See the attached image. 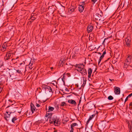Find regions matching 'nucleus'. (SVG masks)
<instances>
[{
	"label": "nucleus",
	"mask_w": 132,
	"mask_h": 132,
	"mask_svg": "<svg viewBox=\"0 0 132 132\" xmlns=\"http://www.w3.org/2000/svg\"><path fill=\"white\" fill-rule=\"evenodd\" d=\"M42 87L43 90H45V92H47L49 91L50 92H52L51 88L50 86H47L43 84L42 85Z\"/></svg>",
	"instance_id": "nucleus-1"
},
{
	"label": "nucleus",
	"mask_w": 132,
	"mask_h": 132,
	"mask_svg": "<svg viewBox=\"0 0 132 132\" xmlns=\"http://www.w3.org/2000/svg\"><path fill=\"white\" fill-rule=\"evenodd\" d=\"M12 53L10 52H7L4 57L5 60L6 61L8 60L12 57Z\"/></svg>",
	"instance_id": "nucleus-2"
},
{
	"label": "nucleus",
	"mask_w": 132,
	"mask_h": 132,
	"mask_svg": "<svg viewBox=\"0 0 132 132\" xmlns=\"http://www.w3.org/2000/svg\"><path fill=\"white\" fill-rule=\"evenodd\" d=\"M76 8V6L75 5L73 6L71 5L70 8L69 9L68 13L69 14H71L73 12L75 11Z\"/></svg>",
	"instance_id": "nucleus-3"
},
{
	"label": "nucleus",
	"mask_w": 132,
	"mask_h": 132,
	"mask_svg": "<svg viewBox=\"0 0 132 132\" xmlns=\"http://www.w3.org/2000/svg\"><path fill=\"white\" fill-rule=\"evenodd\" d=\"M76 70L82 74L84 75L87 74V72L86 69L84 68V67L80 69H76Z\"/></svg>",
	"instance_id": "nucleus-4"
},
{
	"label": "nucleus",
	"mask_w": 132,
	"mask_h": 132,
	"mask_svg": "<svg viewBox=\"0 0 132 132\" xmlns=\"http://www.w3.org/2000/svg\"><path fill=\"white\" fill-rule=\"evenodd\" d=\"M57 117L55 116L53 117L51 116L50 119V124H52L54 123V122L57 120Z\"/></svg>",
	"instance_id": "nucleus-5"
},
{
	"label": "nucleus",
	"mask_w": 132,
	"mask_h": 132,
	"mask_svg": "<svg viewBox=\"0 0 132 132\" xmlns=\"http://www.w3.org/2000/svg\"><path fill=\"white\" fill-rule=\"evenodd\" d=\"M7 47V46L6 43H4L2 45V46L1 48V50L3 52L5 51Z\"/></svg>",
	"instance_id": "nucleus-6"
},
{
	"label": "nucleus",
	"mask_w": 132,
	"mask_h": 132,
	"mask_svg": "<svg viewBox=\"0 0 132 132\" xmlns=\"http://www.w3.org/2000/svg\"><path fill=\"white\" fill-rule=\"evenodd\" d=\"M30 106L31 110L32 113H33L34 111H36V110H37L36 109V108L34 105L32 103L31 104Z\"/></svg>",
	"instance_id": "nucleus-7"
},
{
	"label": "nucleus",
	"mask_w": 132,
	"mask_h": 132,
	"mask_svg": "<svg viewBox=\"0 0 132 132\" xmlns=\"http://www.w3.org/2000/svg\"><path fill=\"white\" fill-rule=\"evenodd\" d=\"M52 113H46L45 116V119L46 121H47L49 118L52 115Z\"/></svg>",
	"instance_id": "nucleus-8"
},
{
	"label": "nucleus",
	"mask_w": 132,
	"mask_h": 132,
	"mask_svg": "<svg viewBox=\"0 0 132 132\" xmlns=\"http://www.w3.org/2000/svg\"><path fill=\"white\" fill-rule=\"evenodd\" d=\"M131 62V61L129 60L126 59L124 63V66L125 67L127 68L128 65H129Z\"/></svg>",
	"instance_id": "nucleus-9"
},
{
	"label": "nucleus",
	"mask_w": 132,
	"mask_h": 132,
	"mask_svg": "<svg viewBox=\"0 0 132 132\" xmlns=\"http://www.w3.org/2000/svg\"><path fill=\"white\" fill-rule=\"evenodd\" d=\"M114 92L116 94H119L120 93V88L118 87H116L114 89Z\"/></svg>",
	"instance_id": "nucleus-10"
},
{
	"label": "nucleus",
	"mask_w": 132,
	"mask_h": 132,
	"mask_svg": "<svg viewBox=\"0 0 132 132\" xmlns=\"http://www.w3.org/2000/svg\"><path fill=\"white\" fill-rule=\"evenodd\" d=\"M16 108H11L10 109L7 110V111H9V113L11 114L12 113H13L16 112L15 109Z\"/></svg>",
	"instance_id": "nucleus-11"
},
{
	"label": "nucleus",
	"mask_w": 132,
	"mask_h": 132,
	"mask_svg": "<svg viewBox=\"0 0 132 132\" xmlns=\"http://www.w3.org/2000/svg\"><path fill=\"white\" fill-rule=\"evenodd\" d=\"M6 112L7 115L6 114H4V118L6 121H8V120L7 119V118L10 117L11 114L9 113L8 111H6Z\"/></svg>",
	"instance_id": "nucleus-12"
},
{
	"label": "nucleus",
	"mask_w": 132,
	"mask_h": 132,
	"mask_svg": "<svg viewBox=\"0 0 132 132\" xmlns=\"http://www.w3.org/2000/svg\"><path fill=\"white\" fill-rule=\"evenodd\" d=\"M106 54V50H105L103 52L102 55L100 57V59H99L98 63L99 64L100 63V62L101 61L102 59L104 57V55Z\"/></svg>",
	"instance_id": "nucleus-13"
},
{
	"label": "nucleus",
	"mask_w": 132,
	"mask_h": 132,
	"mask_svg": "<svg viewBox=\"0 0 132 132\" xmlns=\"http://www.w3.org/2000/svg\"><path fill=\"white\" fill-rule=\"evenodd\" d=\"M125 41L126 45L129 46H130V39L128 38H126L125 39Z\"/></svg>",
	"instance_id": "nucleus-14"
},
{
	"label": "nucleus",
	"mask_w": 132,
	"mask_h": 132,
	"mask_svg": "<svg viewBox=\"0 0 132 132\" xmlns=\"http://www.w3.org/2000/svg\"><path fill=\"white\" fill-rule=\"evenodd\" d=\"M93 29V27L92 26H89L87 28V31L88 32H90L92 31Z\"/></svg>",
	"instance_id": "nucleus-15"
},
{
	"label": "nucleus",
	"mask_w": 132,
	"mask_h": 132,
	"mask_svg": "<svg viewBox=\"0 0 132 132\" xmlns=\"http://www.w3.org/2000/svg\"><path fill=\"white\" fill-rule=\"evenodd\" d=\"M92 71V70L91 68H89L88 69V78H90Z\"/></svg>",
	"instance_id": "nucleus-16"
},
{
	"label": "nucleus",
	"mask_w": 132,
	"mask_h": 132,
	"mask_svg": "<svg viewBox=\"0 0 132 132\" xmlns=\"http://www.w3.org/2000/svg\"><path fill=\"white\" fill-rule=\"evenodd\" d=\"M60 121L59 120V118H57V120L54 122V124L55 126H59L60 123Z\"/></svg>",
	"instance_id": "nucleus-17"
},
{
	"label": "nucleus",
	"mask_w": 132,
	"mask_h": 132,
	"mask_svg": "<svg viewBox=\"0 0 132 132\" xmlns=\"http://www.w3.org/2000/svg\"><path fill=\"white\" fill-rule=\"evenodd\" d=\"M68 102L71 104L76 105V103L75 101L72 99L69 100L68 101Z\"/></svg>",
	"instance_id": "nucleus-18"
},
{
	"label": "nucleus",
	"mask_w": 132,
	"mask_h": 132,
	"mask_svg": "<svg viewBox=\"0 0 132 132\" xmlns=\"http://www.w3.org/2000/svg\"><path fill=\"white\" fill-rule=\"evenodd\" d=\"M95 116V114H93L91 116H90L89 119L87 120L86 122V124L87 125L88 123H89V121L91 120Z\"/></svg>",
	"instance_id": "nucleus-19"
},
{
	"label": "nucleus",
	"mask_w": 132,
	"mask_h": 132,
	"mask_svg": "<svg viewBox=\"0 0 132 132\" xmlns=\"http://www.w3.org/2000/svg\"><path fill=\"white\" fill-rule=\"evenodd\" d=\"M102 16L101 15H99L98 14L97 15H96L95 16V19L97 20H100L101 19V17Z\"/></svg>",
	"instance_id": "nucleus-20"
},
{
	"label": "nucleus",
	"mask_w": 132,
	"mask_h": 132,
	"mask_svg": "<svg viewBox=\"0 0 132 132\" xmlns=\"http://www.w3.org/2000/svg\"><path fill=\"white\" fill-rule=\"evenodd\" d=\"M84 7H83L82 6L79 5V10L80 12H82L84 10Z\"/></svg>",
	"instance_id": "nucleus-21"
},
{
	"label": "nucleus",
	"mask_w": 132,
	"mask_h": 132,
	"mask_svg": "<svg viewBox=\"0 0 132 132\" xmlns=\"http://www.w3.org/2000/svg\"><path fill=\"white\" fill-rule=\"evenodd\" d=\"M94 105L93 104H90L88 105V109L89 110L92 109L94 107Z\"/></svg>",
	"instance_id": "nucleus-22"
},
{
	"label": "nucleus",
	"mask_w": 132,
	"mask_h": 132,
	"mask_svg": "<svg viewBox=\"0 0 132 132\" xmlns=\"http://www.w3.org/2000/svg\"><path fill=\"white\" fill-rule=\"evenodd\" d=\"M54 110V108L53 107L51 106H49L48 107V111L46 113H48L50 111H52Z\"/></svg>",
	"instance_id": "nucleus-23"
},
{
	"label": "nucleus",
	"mask_w": 132,
	"mask_h": 132,
	"mask_svg": "<svg viewBox=\"0 0 132 132\" xmlns=\"http://www.w3.org/2000/svg\"><path fill=\"white\" fill-rule=\"evenodd\" d=\"M65 62V61L63 60L62 61H61V60L59 62V65L60 67H62L63 66V64Z\"/></svg>",
	"instance_id": "nucleus-24"
},
{
	"label": "nucleus",
	"mask_w": 132,
	"mask_h": 132,
	"mask_svg": "<svg viewBox=\"0 0 132 132\" xmlns=\"http://www.w3.org/2000/svg\"><path fill=\"white\" fill-rule=\"evenodd\" d=\"M9 70L10 71H16V72L18 73H20L21 72V71L20 70H16L15 69H9Z\"/></svg>",
	"instance_id": "nucleus-25"
},
{
	"label": "nucleus",
	"mask_w": 132,
	"mask_h": 132,
	"mask_svg": "<svg viewBox=\"0 0 132 132\" xmlns=\"http://www.w3.org/2000/svg\"><path fill=\"white\" fill-rule=\"evenodd\" d=\"M33 61H30V63H29V68H30V69H31L32 68V65L33 64Z\"/></svg>",
	"instance_id": "nucleus-26"
},
{
	"label": "nucleus",
	"mask_w": 132,
	"mask_h": 132,
	"mask_svg": "<svg viewBox=\"0 0 132 132\" xmlns=\"http://www.w3.org/2000/svg\"><path fill=\"white\" fill-rule=\"evenodd\" d=\"M17 119L16 117H14L12 119V121L14 123H15V121L17 120Z\"/></svg>",
	"instance_id": "nucleus-27"
},
{
	"label": "nucleus",
	"mask_w": 132,
	"mask_h": 132,
	"mask_svg": "<svg viewBox=\"0 0 132 132\" xmlns=\"http://www.w3.org/2000/svg\"><path fill=\"white\" fill-rule=\"evenodd\" d=\"M82 65L83 66V67H84V65L83 64H78V69H80L81 68V66Z\"/></svg>",
	"instance_id": "nucleus-28"
},
{
	"label": "nucleus",
	"mask_w": 132,
	"mask_h": 132,
	"mask_svg": "<svg viewBox=\"0 0 132 132\" xmlns=\"http://www.w3.org/2000/svg\"><path fill=\"white\" fill-rule=\"evenodd\" d=\"M128 125L129 128V132H130L131 129H132V127L131 125H130L129 123H128Z\"/></svg>",
	"instance_id": "nucleus-29"
},
{
	"label": "nucleus",
	"mask_w": 132,
	"mask_h": 132,
	"mask_svg": "<svg viewBox=\"0 0 132 132\" xmlns=\"http://www.w3.org/2000/svg\"><path fill=\"white\" fill-rule=\"evenodd\" d=\"M85 3L84 2H82L80 3L79 5L82 6L83 7H84Z\"/></svg>",
	"instance_id": "nucleus-30"
},
{
	"label": "nucleus",
	"mask_w": 132,
	"mask_h": 132,
	"mask_svg": "<svg viewBox=\"0 0 132 132\" xmlns=\"http://www.w3.org/2000/svg\"><path fill=\"white\" fill-rule=\"evenodd\" d=\"M37 122L38 123H42L45 122L44 120H38L37 121Z\"/></svg>",
	"instance_id": "nucleus-31"
},
{
	"label": "nucleus",
	"mask_w": 132,
	"mask_h": 132,
	"mask_svg": "<svg viewBox=\"0 0 132 132\" xmlns=\"http://www.w3.org/2000/svg\"><path fill=\"white\" fill-rule=\"evenodd\" d=\"M113 98V97L111 95L109 96L108 97V99L109 100H112Z\"/></svg>",
	"instance_id": "nucleus-32"
},
{
	"label": "nucleus",
	"mask_w": 132,
	"mask_h": 132,
	"mask_svg": "<svg viewBox=\"0 0 132 132\" xmlns=\"http://www.w3.org/2000/svg\"><path fill=\"white\" fill-rule=\"evenodd\" d=\"M66 104L65 103V102H62L61 103V105H60L61 106H66Z\"/></svg>",
	"instance_id": "nucleus-33"
},
{
	"label": "nucleus",
	"mask_w": 132,
	"mask_h": 132,
	"mask_svg": "<svg viewBox=\"0 0 132 132\" xmlns=\"http://www.w3.org/2000/svg\"><path fill=\"white\" fill-rule=\"evenodd\" d=\"M78 124L76 123H72V124L71 125V126H72L73 127H74V126H78Z\"/></svg>",
	"instance_id": "nucleus-34"
},
{
	"label": "nucleus",
	"mask_w": 132,
	"mask_h": 132,
	"mask_svg": "<svg viewBox=\"0 0 132 132\" xmlns=\"http://www.w3.org/2000/svg\"><path fill=\"white\" fill-rule=\"evenodd\" d=\"M11 61L14 64H15L16 62V59H12Z\"/></svg>",
	"instance_id": "nucleus-35"
},
{
	"label": "nucleus",
	"mask_w": 132,
	"mask_h": 132,
	"mask_svg": "<svg viewBox=\"0 0 132 132\" xmlns=\"http://www.w3.org/2000/svg\"><path fill=\"white\" fill-rule=\"evenodd\" d=\"M131 55H129L127 57V59L131 61Z\"/></svg>",
	"instance_id": "nucleus-36"
},
{
	"label": "nucleus",
	"mask_w": 132,
	"mask_h": 132,
	"mask_svg": "<svg viewBox=\"0 0 132 132\" xmlns=\"http://www.w3.org/2000/svg\"><path fill=\"white\" fill-rule=\"evenodd\" d=\"M36 19V18L35 17L33 16H31V17L30 18V19H31L33 21L35 20Z\"/></svg>",
	"instance_id": "nucleus-37"
},
{
	"label": "nucleus",
	"mask_w": 132,
	"mask_h": 132,
	"mask_svg": "<svg viewBox=\"0 0 132 132\" xmlns=\"http://www.w3.org/2000/svg\"><path fill=\"white\" fill-rule=\"evenodd\" d=\"M10 72H9L10 73H11V74H13L14 73V72H15V71H10Z\"/></svg>",
	"instance_id": "nucleus-38"
},
{
	"label": "nucleus",
	"mask_w": 132,
	"mask_h": 132,
	"mask_svg": "<svg viewBox=\"0 0 132 132\" xmlns=\"http://www.w3.org/2000/svg\"><path fill=\"white\" fill-rule=\"evenodd\" d=\"M97 0H91V1L93 2L94 3L97 1Z\"/></svg>",
	"instance_id": "nucleus-39"
},
{
	"label": "nucleus",
	"mask_w": 132,
	"mask_h": 132,
	"mask_svg": "<svg viewBox=\"0 0 132 132\" xmlns=\"http://www.w3.org/2000/svg\"><path fill=\"white\" fill-rule=\"evenodd\" d=\"M128 98H129V97H128V96L126 97V98L125 99V102L127 101Z\"/></svg>",
	"instance_id": "nucleus-40"
},
{
	"label": "nucleus",
	"mask_w": 132,
	"mask_h": 132,
	"mask_svg": "<svg viewBox=\"0 0 132 132\" xmlns=\"http://www.w3.org/2000/svg\"><path fill=\"white\" fill-rule=\"evenodd\" d=\"M62 80L63 81V82L64 83V77H63L62 78Z\"/></svg>",
	"instance_id": "nucleus-41"
},
{
	"label": "nucleus",
	"mask_w": 132,
	"mask_h": 132,
	"mask_svg": "<svg viewBox=\"0 0 132 132\" xmlns=\"http://www.w3.org/2000/svg\"><path fill=\"white\" fill-rule=\"evenodd\" d=\"M3 90V88L2 87L0 88V94L1 93Z\"/></svg>",
	"instance_id": "nucleus-42"
},
{
	"label": "nucleus",
	"mask_w": 132,
	"mask_h": 132,
	"mask_svg": "<svg viewBox=\"0 0 132 132\" xmlns=\"http://www.w3.org/2000/svg\"><path fill=\"white\" fill-rule=\"evenodd\" d=\"M33 21V20L30 19V20L29 21V22H30V23H31Z\"/></svg>",
	"instance_id": "nucleus-43"
},
{
	"label": "nucleus",
	"mask_w": 132,
	"mask_h": 132,
	"mask_svg": "<svg viewBox=\"0 0 132 132\" xmlns=\"http://www.w3.org/2000/svg\"><path fill=\"white\" fill-rule=\"evenodd\" d=\"M36 106L37 107H39L40 106V105L38 104H36Z\"/></svg>",
	"instance_id": "nucleus-44"
},
{
	"label": "nucleus",
	"mask_w": 132,
	"mask_h": 132,
	"mask_svg": "<svg viewBox=\"0 0 132 132\" xmlns=\"http://www.w3.org/2000/svg\"><path fill=\"white\" fill-rule=\"evenodd\" d=\"M65 90L66 91H68V92H69V90L67 88H65Z\"/></svg>",
	"instance_id": "nucleus-45"
},
{
	"label": "nucleus",
	"mask_w": 132,
	"mask_h": 132,
	"mask_svg": "<svg viewBox=\"0 0 132 132\" xmlns=\"http://www.w3.org/2000/svg\"><path fill=\"white\" fill-rule=\"evenodd\" d=\"M95 53H97L99 54H100V55H101V53L100 52H95Z\"/></svg>",
	"instance_id": "nucleus-46"
},
{
	"label": "nucleus",
	"mask_w": 132,
	"mask_h": 132,
	"mask_svg": "<svg viewBox=\"0 0 132 132\" xmlns=\"http://www.w3.org/2000/svg\"><path fill=\"white\" fill-rule=\"evenodd\" d=\"M131 96H132L130 94H129L128 96V97H129V98Z\"/></svg>",
	"instance_id": "nucleus-47"
},
{
	"label": "nucleus",
	"mask_w": 132,
	"mask_h": 132,
	"mask_svg": "<svg viewBox=\"0 0 132 132\" xmlns=\"http://www.w3.org/2000/svg\"><path fill=\"white\" fill-rule=\"evenodd\" d=\"M129 106H132V102H130L129 104Z\"/></svg>",
	"instance_id": "nucleus-48"
},
{
	"label": "nucleus",
	"mask_w": 132,
	"mask_h": 132,
	"mask_svg": "<svg viewBox=\"0 0 132 132\" xmlns=\"http://www.w3.org/2000/svg\"><path fill=\"white\" fill-rule=\"evenodd\" d=\"M71 130H74V128H73V127H72V126H71Z\"/></svg>",
	"instance_id": "nucleus-49"
},
{
	"label": "nucleus",
	"mask_w": 132,
	"mask_h": 132,
	"mask_svg": "<svg viewBox=\"0 0 132 132\" xmlns=\"http://www.w3.org/2000/svg\"><path fill=\"white\" fill-rule=\"evenodd\" d=\"M78 64H76L75 66V67H78Z\"/></svg>",
	"instance_id": "nucleus-50"
},
{
	"label": "nucleus",
	"mask_w": 132,
	"mask_h": 132,
	"mask_svg": "<svg viewBox=\"0 0 132 132\" xmlns=\"http://www.w3.org/2000/svg\"><path fill=\"white\" fill-rule=\"evenodd\" d=\"M9 101H10V102H12V101H11V100H9Z\"/></svg>",
	"instance_id": "nucleus-51"
},
{
	"label": "nucleus",
	"mask_w": 132,
	"mask_h": 132,
	"mask_svg": "<svg viewBox=\"0 0 132 132\" xmlns=\"http://www.w3.org/2000/svg\"><path fill=\"white\" fill-rule=\"evenodd\" d=\"M73 130L71 129V130H70V132H73Z\"/></svg>",
	"instance_id": "nucleus-52"
},
{
	"label": "nucleus",
	"mask_w": 132,
	"mask_h": 132,
	"mask_svg": "<svg viewBox=\"0 0 132 132\" xmlns=\"http://www.w3.org/2000/svg\"><path fill=\"white\" fill-rule=\"evenodd\" d=\"M51 70H52L53 69V67H52L51 68Z\"/></svg>",
	"instance_id": "nucleus-53"
},
{
	"label": "nucleus",
	"mask_w": 132,
	"mask_h": 132,
	"mask_svg": "<svg viewBox=\"0 0 132 132\" xmlns=\"http://www.w3.org/2000/svg\"><path fill=\"white\" fill-rule=\"evenodd\" d=\"M57 130H54L53 132H57Z\"/></svg>",
	"instance_id": "nucleus-54"
},
{
	"label": "nucleus",
	"mask_w": 132,
	"mask_h": 132,
	"mask_svg": "<svg viewBox=\"0 0 132 132\" xmlns=\"http://www.w3.org/2000/svg\"><path fill=\"white\" fill-rule=\"evenodd\" d=\"M21 112V111H18V112L19 113H20V112Z\"/></svg>",
	"instance_id": "nucleus-55"
},
{
	"label": "nucleus",
	"mask_w": 132,
	"mask_h": 132,
	"mask_svg": "<svg viewBox=\"0 0 132 132\" xmlns=\"http://www.w3.org/2000/svg\"><path fill=\"white\" fill-rule=\"evenodd\" d=\"M109 80L111 81H112V79H109Z\"/></svg>",
	"instance_id": "nucleus-56"
},
{
	"label": "nucleus",
	"mask_w": 132,
	"mask_h": 132,
	"mask_svg": "<svg viewBox=\"0 0 132 132\" xmlns=\"http://www.w3.org/2000/svg\"><path fill=\"white\" fill-rule=\"evenodd\" d=\"M71 95H69L67 96L68 97H70L71 96Z\"/></svg>",
	"instance_id": "nucleus-57"
},
{
	"label": "nucleus",
	"mask_w": 132,
	"mask_h": 132,
	"mask_svg": "<svg viewBox=\"0 0 132 132\" xmlns=\"http://www.w3.org/2000/svg\"><path fill=\"white\" fill-rule=\"evenodd\" d=\"M120 101V100H119L118 101V102H119Z\"/></svg>",
	"instance_id": "nucleus-58"
},
{
	"label": "nucleus",
	"mask_w": 132,
	"mask_h": 132,
	"mask_svg": "<svg viewBox=\"0 0 132 132\" xmlns=\"http://www.w3.org/2000/svg\"><path fill=\"white\" fill-rule=\"evenodd\" d=\"M72 93L73 94H75L74 93H73V92Z\"/></svg>",
	"instance_id": "nucleus-59"
},
{
	"label": "nucleus",
	"mask_w": 132,
	"mask_h": 132,
	"mask_svg": "<svg viewBox=\"0 0 132 132\" xmlns=\"http://www.w3.org/2000/svg\"><path fill=\"white\" fill-rule=\"evenodd\" d=\"M77 87H78V85H77Z\"/></svg>",
	"instance_id": "nucleus-60"
},
{
	"label": "nucleus",
	"mask_w": 132,
	"mask_h": 132,
	"mask_svg": "<svg viewBox=\"0 0 132 132\" xmlns=\"http://www.w3.org/2000/svg\"><path fill=\"white\" fill-rule=\"evenodd\" d=\"M130 94L131 95V96H132V93Z\"/></svg>",
	"instance_id": "nucleus-61"
},
{
	"label": "nucleus",
	"mask_w": 132,
	"mask_h": 132,
	"mask_svg": "<svg viewBox=\"0 0 132 132\" xmlns=\"http://www.w3.org/2000/svg\"><path fill=\"white\" fill-rule=\"evenodd\" d=\"M18 58V57H17L15 59H16V60Z\"/></svg>",
	"instance_id": "nucleus-62"
},
{
	"label": "nucleus",
	"mask_w": 132,
	"mask_h": 132,
	"mask_svg": "<svg viewBox=\"0 0 132 132\" xmlns=\"http://www.w3.org/2000/svg\"><path fill=\"white\" fill-rule=\"evenodd\" d=\"M121 100H122L123 99H122V98H121Z\"/></svg>",
	"instance_id": "nucleus-63"
},
{
	"label": "nucleus",
	"mask_w": 132,
	"mask_h": 132,
	"mask_svg": "<svg viewBox=\"0 0 132 132\" xmlns=\"http://www.w3.org/2000/svg\"><path fill=\"white\" fill-rule=\"evenodd\" d=\"M56 88H57V86H56Z\"/></svg>",
	"instance_id": "nucleus-64"
}]
</instances>
